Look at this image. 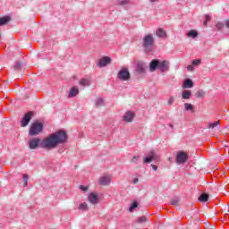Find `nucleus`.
Instances as JSON below:
<instances>
[{"instance_id":"obj_38","label":"nucleus","mask_w":229,"mask_h":229,"mask_svg":"<svg viewBox=\"0 0 229 229\" xmlns=\"http://www.w3.org/2000/svg\"><path fill=\"white\" fill-rule=\"evenodd\" d=\"M173 103H174V97H170L167 102V105H169V106H173Z\"/></svg>"},{"instance_id":"obj_32","label":"nucleus","mask_w":229,"mask_h":229,"mask_svg":"<svg viewBox=\"0 0 229 229\" xmlns=\"http://www.w3.org/2000/svg\"><path fill=\"white\" fill-rule=\"evenodd\" d=\"M119 4L126 6V4H130V0H120Z\"/></svg>"},{"instance_id":"obj_27","label":"nucleus","mask_w":229,"mask_h":229,"mask_svg":"<svg viewBox=\"0 0 229 229\" xmlns=\"http://www.w3.org/2000/svg\"><path fill=\"white\" fill-rule=\"evenodd\" d=\"M195 98H205V92L203 91V89H199V91H197L195 93Z\"/></svg>"},{"instance_id":"obj_36","label":"nucleus","mask_w":229,"mask_h":229,"mask_svg":"<svg viewBox=\"0 0 229 229\" xmlns=\"http://www.w3.org/2000/svg\"><path fill=\"white\" fill-rule=\"evenodd\" d=\"M199 64H201L200 59H195V60L192 61V65H194L195 67L199 65Z\"/></svg>"},{"instance_id":"obj_34","label":"nucleus","mask_w":229,"mask_h":229,"mask_svg":"<svg viewBox=\"0 0 229 229\" xmlns=\"http://www.w3.org/2000/svg\"><path fill=\"white\" fill-rule=\"evenodd\" d=\"M28 179H29L28 174H23V182H24L23 185H24V187H26L28 185Z\"/></svg>"},{"instance_id":"obj_2","label":"nucleus","mask_w":229,"mask_h":229,"mask_svg":"<svg viewBox=\"0 0 229 229\" xmlns=\"http://www.w3.org/2000/svg\"><path fill=\"white\" fill-rule=\"evenodd\" d=\"M155 44V38L151 34H146L142 38V47L145 53H151L153 51V46Z\"/></svg>"},{"instance_id":"obj_18","label":"nucleus","mask_w":229,"mask_h":229,"mask_svg":"<svg viewBox=\"0 0 229 229\" xmlns=\"http://www.w3.org/2000/svg\"><path fill=\"white\" fill-rule=\"evenodd\" d=\"M136 71L139 74H143L144 72V63L139 62L137 63Z\"/></svg>"},{"instance_id":"obj_35","label":"nucleus","mask_w":229,"mask_h":229,"mask_svg":"<svg viewBox=\"0 0 229 229\" xmlns=\"http://www.w3.org/2000/svg\"><path fill=\"white\" fill-rule=\"evenodd\" d=\"M216 28H217L218 31H221V30H223V28H225V24H223L222 22H217Z\"/></svg>"},{"instance_id":"obj_8","label":"nucleus","mask_w":229,"mask_h":229,"mask_svg":"<svg viewBox=\"0 0 229 229\" xmlns=\"http://www.w3.org/2000/svg\"><path fill=\"white\" fill-rule=\"evenodd\" d=\"M40 138H33L29 140V148L30 149H38V148H40Z\"/></svg>"},{"instance_id":"obj_39","label":"nucleus","mask_w":229,"mask_h":229,"mask_svg":"<svg viewBox=\"0 0 229 229\" xmlns=\"http://www.w3.org/2000/svg\"><path fill=\"white\" fill-rule=\"evenodd\" d=\"M187 71H190L191 72H192V71H194V65L193 64L188 65Z\"/></svg>"},{"instance_id":"obj_33","label":"nucleus","mask_w":229,"mask_h":229,"mask_svg":"<svg viewBox=\"0 0 229 229\" xmlns=\"http://www.w3.org/2000/svg\"><path fill=\"white\" fill-rule=\"evenodd\" d=\"M140 158V157H139V156H134V157H132V159L131 160V164H137V162H139Z\"/></svg>"},{"instance_id":"obj_28","label":"nucleus","mask_w":229,"mask_h":229,"mask_svg":"<svg viewBox=\"0 0 229 229\" xmlns=\"http://www.w3.org/2000/svg\"><path fill=\"white\" fill-rule=\"evenodd\" d=\"M137 207H139V202L133 201L132 204L131 205V207L129 208V212H133V210H135V208H137Z\"/></svg>"},{"instance_id":"obj_3","label":"nucleus","mask_w":229,"mask_h":229,"mask_svg":"<svg viewBox=\"0 0 229 229\" xmlns=\"http://www.w3.org/2000/svg\"><path fill=\"white\" fill-rule=\"evenodd\" d=\"M44 130V124L39 123L38 121L34 122L31 123L30 131H29V135L30 137H35L36 135H40Z\"/></svg>"},{"instance_id":"obj_41","label":"nucleus","mask_w":229,"mask_h":229,"mask_svg":"<svg viewBox=\"0 0 229 229\" xmlns=\"http://www.w3.org/2000/svg\"><path fill=\"white\" fill-rule=\"evenodd\" d=\"M210 21V15H206V21H204L205 26H207V22Z\"/></svg>"},{"instance_id":"obj_21","label":"nucleus","mask_w":229,"mask_h":229,"mask_svg":"<svg viewBox=\"0 0 229 229\" xmlns=\"http://www.w3.org/2000/svg\"><path fill=\"white\" fill-rule=\"evenodd\" d=\"M199 201H200L201 203H207V201H208V194H200V196L199 197Z\"/></svg>"},{"instance_id":"obj_13","label":"nucleus","mask_w":229,"mask_h":229,"mask_svg":"<svg viewBox=\"0 0 229 229\" xmlns=\"http://www.w3.org/2000/svg\"><path fill=\"white\" fill-rule=\"evenodd\" d=\"M88 199L92 205H98V203H99V197L94 192L89 193Z\"/></svg>"},{"instance_id":"obj_29","label":"nucleus","mask_w":229,"mask_h":229,"mask_svg":"<svg viewBox=\"0 0 229 229\" xmlns=\"http://www.w3.org/2000/svg\"><path fill=\"white\" fill-rule=\"evenodd\" d=\"M79 210H89V205H87L85 202L80 204Z\"/></svg>"},{"instance_id":"obj_43","label":"nucleus","mask_w":229,"mask_h":229,"mask_svg":"<svg viewBox=\"0 0 229 229\" xmlns=\"http://www.w3.org/2000/svg\"><path fill=\"white\" fill-rule=\"evenodd\" d=\"M152 165V169H154V171H157V169H158V166L155 165Z\"/></svg>"},{"instance_id":"obj_40","label":"nucleus","mask_w":229,"mask_h":229,"mask_svg":"<svg viewBox=\"0 0 229 229\" xmlns=\"http://www.w3.org/2000/svg\"><path fill=\"white\" fill-rule=\"evenodd\" d=\"M132 183H134V185H137V183H139V177L132 178Z\"/></svg>"},{"instance_id":"obj_7","label":"nucleus","mask_w":229,"mask_h":229,"mask_svg":"<svg viewBox=\"0 0 229 229\" xmlns=\"http://www.w3.org/2000/svg\"><path fill=\"white\" fill-rule=\"evenodd\" d=\"M189 160V155H187L186 152L183 151H178L176 157H175V162L176 164H185Z\"/></svg>"},{"instance_id":"obj_22","label":"nucleus","mask_w":229,"mask_h":229,"mask_svg":"<svg viewBox=\"0 0 229 229\" xmlns=\"http://www.w3.org/2000/svg\"><path fill=\"white\" fill-rule=\"evenodd\" d=\"M79 85H81V87H89V85H90V81H89V79H81L79 81Z\"/></svg>"},{"instance_id":"obj_45","label":"nucleus","mask_w":229,"mask_h":229,"mask_svg":"<svg viewBox=\"0 0 229 229\" xmlns=\"http://www.w3.org/2000/svg\"><path fill=\"white\" fill-rule=\"evenodd\" d=\"M158 0H150V3H157Z\"/></svg>"},{"instance_id":"obj_20","label":"nucleus","mask_w":229,"mask_h":229,"mask_svg":"<svg viewBox=\"0 0 229 229\" xmlns=\"http://www.w3.org/2000/svg\"><path fill=\"white\" fill-rule=\"evenodd\" d=\"M192 93L191 92V90H183L182 92V99H189L190 98H191Z\"/></svg>"},{"instance_id":"obj_15","label":"nucleus","mask_w":229,"mask_h":229,"mask_svg":"<svg viewBox=\"0 0 229 229\" xmlns=\"http://www.w3.org/2000/svg\"><path fill=\"white\" fill-rule=\"evenodd\" d=\"M194 87V82L191 79H186L183 81L182 89H192Z\"/></svg>"},{"instance_id":"obj_6","label":"nucleus","mask_w":229,"mask_h":229,"mask_svg":"<svg viewBox=\"0 0 229 229\" xmlns=\"http://www.w3.org/2000/svg\"><path fill=\"white\" fill-rule=\"evenodd\" d=\"M118 80H121L122 81H128L131 76L130 75V71H128V68H123L121 71L117 73Z\"/></svg>"},{"instance_id":"obj_25","label":"nucleus","mask_w":229,"mask_h":229,"mask_svg":"<svg viewBox=\"0 0 229 229\" xmlns=\"http://www.w3.org/2000/svg\"><path fill=\"white\" fill-rule=\"evenodd\" d=\"M13 68L14 69V71H21V69H22V63L21 61H17Z\"/></svg>"},{"instance_id":"obj_19","label":"nucleus","mask_w":229,"mask_h":229,"mask_svg":"<svg viewBox=\"0 0 229 229\" xmlns=\"http://www.w3.org/2000/svg\"><path fill=\"white\" fill-rule=\"evenodd\" d=\"M11 18L10 16H4L0 18V26H4L6 24H8V22H10Z\"/></svg>"},{"instance_id":"obj_4","label":"nucleus","mask_w":229,"mask_h":229,"mask_svg":"<svg viewBox=\"0 0 229 229\" xmlns=\"http://www.w3.org/2000/svg\"><path fill=\"white\" fill-rule=\"evenodd\" d=\"M56 146H58V145H57L56 141L55 140L53 134H51L47 139H44L40 142V148H43V149H53V148H56Z\"/></svg>"},{"instance_id":"obj_16","label":"nucleus","mask_w":229,"mask_h":229,"mask_svg":"<svg viewBox=\"0 0 229 229\" xmlns=\"http://www.w3.org/2000/svg\"><path fill=\"white\" fill-rule=\"evenodd\" d=\"M80 94V89L76 87H72L69 91V98H76Z\"/></svg>"},{"instance_id":"obj_30","label":"nucleus","mask_w":229,"mask_h":229,"mask_svg":"<svg viewBox=\"0 0 229 229\" xmlns=\"http://www.w3.org/2000/svg\"><path fill=\"white\" fill-rule=\"evenodd\" d=\"M178 203H180V199H178V198L173 199L170 201V205H174V207H178Z\"/></svg>"},{"instance_id":"obj_31","label":"nucleus","mask_w":229,"mask_h":229,"mask_svg":"<svg viewBox=\"0 0 229 229\" xmlns=\"http://www.w3.org/2000/svg\"><path fill=\"white\" fill-rule=\"evenodd\" d=\"M219 124H220L219 121H216L212 123H209L208 128H216V126H219Z\"/></svg>"},{"instance_id":"obj_26","label":"nucleus","mask_w":229,"mask_h":229,"mask_svg":"<svg viewBox=\"0 0 229 229\" xmlns=\"http://www.w3.org/2000/svg\"><path fill=\"white\" fill-rule=\"evenodd\" d=\"M96 106H103L105 105V100L101 98H98L95 101Z\"/></svg>"},{"instance_id":"obj_11","label":"nucleus","mask_w":229,"mask_h":229,"mask_svg":"<svg viewBox=\"0 0 229 229\" xmlns=\"http://www.w3.org/2000/svg\"><path fill=\"white\" fill-rule=\"evenodd\" d=\"M112 62V59L108 56H104L101 59L98 60L97 63L98 67H106L108 64H110Z\"/></svg>"},{"instance_id":"obj_14","label":"nucleus","mask_w":229,"mask_h":229,"mask_svg":"<svg viewBox=\"0 0 229 229\" xmlns=\"http://www.w3.org/2000/svg\"><path fill=\"white\" fill-rule=\"evenodd\" d=\"M135 117V114L131 111H127L125 113V114L123 115V121H125V123H131V121H133Z\"/></svg>"},{"instance_id":"obj_1","label":"nucleus","mask_w":229,"mask_h":229,"mask_svg":"<svg viewBox=\"0 0 229 229\" xmlns=\"http://www.w3.org/2000/svg\"><path fill=\"white\" fill-rule=\"evenodd\" d=\"M157 69L161 72H167V71H169V61H160L158 59L152 60L149 64L150 72H155Z\"/></svg>"},{"instance_id":"obj_37","label":"nucleus","mask_w":229,"mask_h":229,"mask_svg":"<svg viewBox=\"0 0 229 229\" xmlns=\"http://www.w3.org/2000/svg\"><path fill=\"white\" fill-rule=\"evenodd\" d=\"M147 219L146 216H140L138 218L137 223H146Z\"/></svg>"},{"instance_id":"obj_44","label":"nucleus","mask_w":229,"mask_h":229,"mask_svg":"<svg viewBox=\"0 0 229 229\" xmlns=\"http://www.w3.org/2000/svg\"><path fill=\"white\" fill-rule=\"evenodd\" d=\"M225 26H226V28L229 29V20H227V21H225Z\"/></svg>"},{"instance_id":"obj_24","label":"nucleus","mask_w":229,"mask_h":229,"mask_svg":"<svg viewBox=\"0 0 229 229\" xmlns=\"http://www.w3.org/2000/svg\"><path fill=\"white\" fill-rule=\"evenodd\" d=\"M184 110H186V112H194V106L192 104H190V103H185L184 104Z\"/></svg>"},{"instance_id":"obj_9","label":"nucleus","mask_w":229,"mask_h":229,"mask_svg":"<svg viewBox=\"0 0 229 229\" xmlns=\"http://www.w3.org/2000/svg\"><path fill=\"white\" fill-rule=\"evenodd\" d=\"M153 160H158V156L155 153V151L151 150L148 152V155L143 158V163L151 164Z\"/></svg>"},{"instance_id":"obj_42","label":"nucleus","mask_w":229,"mask_h":229,"mask_svg":"<svg viewBox=\"0 0 229 229\" xmlns=\"http://www.w3.org/2000/svg\"><path fill=\"white\" fill-rule=\"evenodd\" d=\"M80 189H81V191H87L88 188L83 186V185H81Z\"/></svg>"},{"instance_id":"obj_12","label":"nucleus","mask_w":229,"mask_h":229,"mask_svg":"<svg viewBox=\"0 0 229 229\" xmlns=\"http://www.w3.org/2000/svg\"><path fill=\"white\" fill-rule=\"evenodd\" d=\"M112 182V176L110 175H104L100 177L98 183L99 185L106 186Z\"/></svg>"},{"instance_id":"obj_23","label":"nucleus","mask_w":229,"mask_h":229,"mask_svg":"<svg viewBox=\"0 0 229 229\" xmlns=\"http://www.w3.org/2000/svg\"><path fill=\"white\" fill-rule=\"evenodd\" d=\"M186 35L189 38H196L198 37V31L191 30Z\"/></svg>"},{"instance_id":"obj_17","label":"nucleus","mask_w":229,"mask_h":229,"mask_svg":"<svg viewBox=\"0 0 229 229\" xmlns=\"http://www.w3.org/2000/svg\"><path fill=\"white\" fill-rule=\"evenodd\" d=\"M157 37H159V38H165L167 37V34L165 33V30L164 29H157L156 30Z\"/></svg>"},{"instance_id":"obj_10","label":"nucleus","mask_w":229,"mask_h":229,"mask_svg":"<svg viewBox=\"0 0 229 229\" xmlns=\"http://www.w3.org/2000/svg\"><path fill=\"white\" fill-rule=\"evenodd\" d=\"M33 117V112L27 113L23 118L21 121V128H25L27 124H30V122L31 121Z\"/></svg>"},{"instance_id":"obj_5","label":"nucleus","mask_w":229,"mask_h":229,"mask_svg":"<svg viewBox=\"0 0 229 229\" xmlns=\"http://www.w3.org/2000/svg\"><path fill=\"white\" fill-rule=\"evenodd\" d=\"M54 140H55V144H64V142H67V132L64 131H57L54 134H52Z\"/></svg>"}]
</instances>
